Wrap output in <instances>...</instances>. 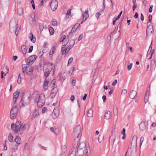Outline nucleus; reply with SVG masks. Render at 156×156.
I'll use <instances>...</instances> for the list:
<instances>
[{
  "mask_svg": "<svg viewBox=\"0 0 156 156\" xmlns=\"http://www.w3.org/2000/svg\"><path fill=\"white\" fill-rule=\"evenodd\" d=\"M21 139L18 136H16L15 139V141L16 142V144L19 145L20 144V141Z\"/></svg>",
  "mask_w": 156,
  "mask_h": 156,
  "instance_id": "obj_30",
  "label": "nucleus"
},
{
  "mask_svg": "<svg viewBox=\"0 0 156 156\" xmlns=\"http://www.w3.org/2000/svg\"><path fill=\"white\" fill-rule=\"evenodd\" d=\"M69 37H68L67 38H66V40L65 41H63L62 43V45L63 44H66V46H68V43L69 42Z\"/></svg>",
  "mask_w": 156,
  "mask_h": 156,
  "instance_id": "obj_39",
  "label": "nucleus"
},
{
  "mask_svg": "<svg viewBox=\"0 0 156 156\" xmlns=\"http://www.w3.org/2000/svg\"><path fill=\"white\" fill-rule=\"evenodd\" d=\"M83 20L81 22V23L82 24L83 22H84L89 17V15H87V16H83Z\"/></svg>",
  "mask_w": 156,
  "mask_h": 156,
  "instance_id": "obj_40",
  "label": "nucleus"
},
{
  "mask_svg": "<svg viewBox=\"0 0 156 156\" xmlns=\"http://www.w3.org/2000/svg\"><path fill=\"white\" fill-rule=\"evenodd\" d=\"M58 6V2L56 0H52L51 2L50 7L51 9L53 11H55Z\"/></svg>",
  "mask_w": 156,
  "mask_h": 156,
  "instance_id": "obj_7",
  "label": "nucleus"
},
{
  "mask_svg": "<svg viewBox=\"0 0 156 156\" xmlns=\"http://www.w3.org/2000/svg\"><path fill=\"white\" fill-rule=\"evenodd\" d=\"M139 128L141 131H144L147 129V127L146 125L145 122L142 121L139 125Z\"/></svg>",
  "mask_w": 156,
  "mask_h": 156,
  "instance_id": "obj_13",
  "label": "nucleus"
},
{
  "mask_svg": "<svg viewBox=\"0 0 156 156\" xmlns=\"http://www.w3.org/2000/svg\"><path fill=\"white\" fill-rule=\"evenodd\" d=\"M44 53V52H43V50H40V51L39 54V57L40 58H41V57L42 56Z\"/></svg>",
  "mask_w": 156,
  "mask_h": 156,
  "instance_id": "obj_46",
  "label": "nucleus"
},
{
  "mask_svg": "<svg viewBox=\"0 0 156 156\" xmlns=\"http://www.w3.org/2000/svg\"><path fill=\"white\" fill-rule=\"evenodd\" d=\"M30 2L31 3L32 5L33 9L34 10L35 9V5L34 0H31Z\"/></svg>",
  "mask_w": 156,
  "mask_h": 156,
  "instance_id": "obj_47",
  "label": "nucleus"
},
{
  "mask_svg": "<svg viewBox=\"0 0 156 156\" xmlns=\"http://www.w3.org/2000/svg\"><path fill=\"white\" fill-rule=\"evenodd\" d=\"M9 0H0V4L1 5H4L7 3Z\"/></svg>",
  "mask_w": 156,
  "mask_h": 156,
  "instance_id": "obj_38",
  "label": "nucleus"
},
{
  "mask_svg": "<svg viewBox=\"0 0 156 156\" xmlns=\"http://www.w3.org/2000/svg\"><path fill=\"white\" fill-rule=\"evenodd\" d=\"M26 64L22 65L23 72L27 76H29V57L25 59Z\"/></svg>",
  "mask_w": 156,
  "mask_h": 156,
  "instance_id": "obj_4",
  "label": "nucleus"
},
{
  "mask_svg": "<svg viewBox=\"0 0 156 156\" xmlns=\"http://www.w3.org/2000/svg\"><path fill=\"white\" fill-rule=\"evenodd\" d=\"M39 26L40 30L41 31L43 30L44 26L42 23H39Z\"/></svg>",
  "mask_w": 156,
  "mask_h": 156,
  "instance_id": "obj_43",
  "label": "nucleus"
},
{
  "mask_svg": "<svg viewBox=\"0 0 156 156\" xmlns=\"http://www.w3.org/2000/svg\"><path fill=\"white\" fill-rule=\"evenodd\" d=\"M81 130V127L80 126L78 125L76 127L74 130V136L75 137H77L78 138H80L82 135Z\"/></svg>",
  "mask_w": 156,
  "mask_h": 156,
  "instance_id": "obj_6",
  "label": "nucleus"
},
{
  "mask_svg": "<svg viewBox=\"0 0 156 156\" xmlns=\"http://www.w3.org/2000/svg\"><path fill=\"white\" fill-rule=\"evenodd\" d=\"M105 0H103V8H102V10H104V9H105Z\"/></svg>",
  "mask_w": 156,
  "mask_h": 156,
  "instance_id": "obj_55",
  "label": "nucleus"
},
{
  "mask_svg": "<svg viewBox=\"0 0 156 156\" xmlns=\"http://www.w3.org/2000/svg\"><path fill=\"white\" fill-rule=\"evenodd\" d=\"M13 136L11 134H9L8 136V140L9 142L11 143L13 142Z\"/></svg>",
  "mask_w": 156,
  "mask_h": 156,
  "instance_id": "obj_37",
  "label": "nucleus"
},
{
  "mask_svg": "<svg viewBox=\"0 0 156 156\" xmlns=\"http://www.w3.org/2000/svg\"><path fill=\"white\" fill-rule=\"evenodd\" d=\"M28 94V91H27L25 93L21 92L20 94L22 98L21 99L20 103L21 104L22 106H25L27 105V102H25L23 99H24L26 98H27L28 100L29 98V96H27V94Z\"/></svg>",
  "mask_w": 156,
  "mask_h": 156,
  "instance_id": "obj_5",
  "label": "nucleus"
},
{
  "mask_svg": "<svg viewBox=\"0 0 156 156\" xmlns=\"http://www.w3.org/2000/svg\"><path fill=\"white\" fill-rule=\"evenodd\" d=\"M87 15H89L88 13V9H87L85 11L84 13H83V16H87Z\"/></svg>",
  "mask_w": 156,
  "mask_h": 156,
  "instance_id": "obj_45",
  "label": "nucleus"
},
{
  "mask_svg": "<svg viewBox=\"0 0 156 156\" xmlns=\"http://www.w3.org/2000/svg\"><path fill=\"white\" fill-rule=\"evenodd\" d=\"M74 67H72L70 68V70L69 71V73H72L74 71Z\"/></svg>",
  "mask_w": 156,
  "mask_h": 156,
  "instance_id": "obj_61",
  "label": "nucleus"
},
{
  "mask_svg": "<svg viewBox=\"0 0 156 156\" xmlns=\"http://www.w3.org/2000/svg\"><path fill=\"white\" fill-rule=\"evenodd\" d=\"M80 138H78L77 137H75L74 140V147H77L80 141Z\"/></svg>",
  "mask_w": 156,
  "mask_h": 156,
  "instance_id": "obj_22",
  "label": "nucleus"
},
{
  "mask_svg": "<svg viewBox=\"0 0 156 156\" xmlns=\"http://www.w3.org/2000/svg\"><path fill=\"white\" fill-rule=\"evenodd\" d=\"M153 7V5H150V8L149 10V12L151 13L152 12V8Z\"/></svg>",
  "mask_w": 156,
  "mask_h": 156,
  "instance_id": "obj_60",
  "label": "nucleus"
},
{
  "mask_svg": "<svg viewBox=\"0 0 156 156\" xmlns=\"http://www.w3.org/2000/svg\"><path fill=\"white\" fill-rule=\"evenodd\" d=\"M132 63H131L128 66L127 69L128 71H129L131 69L132 67Z\"/></svg>",
  "mask_w": 156,
  "mask_h": 156,
  "instance_id": "obj_54",
  "label": "nucleus"
},
{
  "mask_svg": "<svg viewBox=\"0 0 156 156\" xmlns=\"http://www.w3.org/2000/svg\"><path fill=\"white\" fill-rule=\"evenodd\" d=\"M53 64L50 63L49 62H47L44 63L43 72L44 73V76L47 78L49 76L50 73L52 72L54 74L55 72V69L52 67Z\"/></svg>",
  "mask_w": 156,
  "mask_h": 156,
  "instance_id": "obj_2",
  "label": "nucleus"
},
{
  "mask_svg": "<svg viewBox=\"0 0 156 156\" xmlns=\"http://www.w3.org/2000/svg\"><path fill=\"white\" fill-rule=\"evenodd\" d=\"M37 57V56L35 55L30 56V65H32L34 63L36 60Z\"/></svg>",
  "mask_w": 156,
  "mask_h": 156,
  "instance_id": "obj_21",
  "label": "nucleus"
},
{
  "mask_svg": "<svg viewBox=\"0 0 156 156\" xmlns=\"http://www.w3.org/2000/svg\"><path fill=\"white\" fill-rule=\"evenodd\" d=\"M15 109L12 108L11 109L10 112V118L12 119H14L15 118L17 115V113L15 111V112H14V110Z\"/></svg>",
  "mask_w": 156,
  "mask_h": 156,
  "instance_id": "obj_15",
  "label": "nucleus"
},
{
  "mask_svg": "<svg viewBox=\"0 0 156 156\" xmlns=\"http://www.w3.org/2000/svg\"><path fill=\"white\" fill-rule=\"evenodd\" d=\"M57 129H55L53 127H51L50 128V130L52 132L54 133L56 135H57L58 133V131H57Z\"/></svg>",
  "mask_w": 156,
  "mask_h": 156,
  "instance_id": "obj_35",
  "label": "nucleus"
},
{
  "mask_svg": "<svg viewBox=\"0 0 156 156\" xmlns=\"http://www.w3.org/2000/svg\"><path fill=\"white\" fill-rule=\"evenodd\" d=\"M66 36L63 35L59 39V41L60 42H62L66 40Z\"/></svg>",
  "mask_w": 156,
  "mask_h": 156,
  "instance_id": "obj_41",
  "label": "nucleus"
},
{
  "mask_svg": "<svg viewBox=\"0 0 156 156\" xmlns=\"http://www.w3.org/2000/svg\"><path fill=\"white\" fill-rule=\"evenodd\" d=\"M35 101H36L37 99L38 100L37 103V106L39 108H41L43 107L45 103V98L44 94H41L40 96L36 94L35 96Z\"/></svg>",
  "mask_w": 156,
  "mask_h": 156,
  "instance_id": "obj_3",
  "label": "nucleus"
},
{
  "mask_svg": "<svg viewBox=\"0 0 156 156\" xmlns=\"http://www.w3.org/2000/svg\"><path fill=\"white\" fill-rule=\"evenodd\" d=\"M85 143L84 142L80 143L78 145L77 149H83L85 146Z\"/></svg>",
  "mask_w": 156,
  "mask_h": 156,
  "instance_id": "obj_26",
  "label": "nucleus"
},
{
  "mask_svg": "<svg viewBox=\"0 0 156 156\" xmlns=\"http://www.w3.org/2000/svg\"><path fill=\"white\" fill-rule=\"evenodd\" d=\"M17 13L18 15L19 16H22L23 14V9L22 8H19L17 9Z\"/></svg>",
  "mask_w": 156,
  "mask_h": 156,
  "instance_id": "obj_27",
  "label": "nucleus"
},
{
  "mask_svg": "<svg viewBox=\"0 0 156 156\" xmlns=\"http://www.w3.org/2000/svg\"><path fill=\"white\" fill-rule=\"evenodd\" d=\"M85 152L86 154L85 156H89L90 153V147H86Z\"/></svg>",
  "mask_w": 156,
  "mask_h": 156,
  "instance_id": "obj_28",
  "label": "nucleus"
},
{
  "mask_svg": "<svg viewBox=\"0 0 156 156\" xmlns=\"http://www.w3.org/2000/svg\"><path fill=\"white\" fill-rule=\"evenodd\" d=\"M73 58L72 57H71L69 58V60H68V63L67 64V66H68L70 64H71L72 62L73 61Z\"/></svg>",
  "mask_w": 156,
  "mask_h": 156,
  "instance_id": "obj_48",
  "label": "nucleus"
},
{
  "mask_svg": "<svg viewBox=\"0 0 156 156\" xmlns=\"http://www.w3.org/2000/svg\"><path fill=\"white\" fill-rule=\"evenodd\" d=\"M137 92L134 90H132L130 92L129 97L131 99L134 98L136 101L137 100L138 98V96L137 95Z\"/></svg>",
  "mask_w": 156,
  "mask_h": 156,
  "instance_id": "obj_8",
  "label": "nucleus"
},
{
  "mask_svg": "<svg viewBox=\"0 0 156 156\" xmlns=\"http://www.w3.org/2000/svg\"><path fill=\"white\" fill-rule=\"evenodd\" d=\"M52 25L53 26H56L57 24V22L55 19H53L52 21Z\"/></svg>",
  "mask_w": 156,
  "mask_h": 156,
  "instance_id": "obj_49",
  "label": "nucleus"
},
{
  "mask_svg": "<svg viewBox=\"0 0 156 156\" xmlns=\"http://www.w3.org/2000/svg\"><path fill=\"white\" fill-rule=\"evenodd\" d=\"M59 115L58 108L57 107H55L53 110L52 114V116L54 119H55L58 117Z\"/></svg>",
  "mask_w": 156,
  "mask_h": 156,
  "instance_id": "obj_9",
  "label": "nucleus"
},
{
  "mask_svg": "<svg viewBox=\"0 0 156 156\" xmlns=\"http://www.w3.org/2000/svg\"><path fill=\"white\" fill-rule=\"evenodd\" d=\"M3 74H4V76H5L6 74L3 71H2L1 73V77L2 79L4 78L3 76Z\"/></svg>",
  "mask_w": 156,
  "mask_h": 156,
  "instance_id": "obj_62",
  "label": "nucleus"
},
{
  "mask_svg": "<svg viewBox=\"0 0 156 156\" xmlns=\"http://www.w3.org/2000/svg\"><path fill=\"white\" fill-rule=\"evenodd\" d=\"M30 40L33 43H34L36 41V38L34 36L33 34L32 33H30Z\"/></svg>",
  "mask_w": 156,
  "mask_h": 156,
  "instance_id": "obj_24",
  "label": "nucleus"
},
{
  "mask_svg": "<svg viewBox=\"0 0 156 156\" xmlns=\"http://www.w3.org/2000/svg\"><path fill=\"white\" fill-rule=\"evenodd\" d=\"M47 109V108L46 107H44L42 109V112L43 113H45L46 112Z\"/></svg>",
  "mask_w": 156,
  "mask_h": 156,
  "instance_id": "obj_57",
  "label": "nucleus"
},
{
  "mask_svg": "<svg viewBox=\"0 0 156 156\" xmlns=\"http://www.w3.org/2000/svg\"><path fill=\"white\" fill-rule=\"evenodd\" d=\"M31 22V24L32 25L34 26L35 25L36 23V19L34 16L33 17H32Z\"/></svg>",
  "mask_w": 156,
  "mask_h": 156,
  "instance_id": "obj_36",
  "label": "nucleus"
},
{
  "mask_svg": "<svg viewBox=\"0 0 156 156\" xmlns=\"http://www.w3.org/2000/svg\"><path fill=\"white\" fill-rule=\"evenodd\" d=\"M80 25V24L79 23H76L74 25L73 27L70 32L69 33V34H71L75 31L78 28V27H79Z\"/></svg>",
  "mask_w": 156,
  "mask_h": 156,
  "instance_id": "obj_18",
  "label": "nucleus"
},
{
  "mask_svg": "<svg viewBox=\"0 0 156 156\" xmlns=\"http://www.w3.org/2000/svg\"><path fill=\"white\" fill-rule=\"evenodd\" d=\"M84 154V149H77L76 156H83Z\"/></svg>",
  "mask_w": 156,
  "mask_h": 156,
  "instance_id": "obj_17",
  "label": "nucleus"
},
{
  "mask_svg": "<svg viewBox=\"0 0 156 156\" xmlns=\"http://www.w3.org/2000/svg\"><path fill=\"white\" fill-rule=\"evenodd\" d=\"M113 112L114 115H117L118 114V110L116 106L113 107Z\"/></svg>",
  "mask_w": 156,
  "mask_h": 156,
  "instance_id": "obj_31",
  "label": "nucleus"
},
{
  "mask_svg": "<svg viewBox=\"0 0 156 156\" xmlns=\"http://www.w3.org/2000/svg\"><path fill=\"white\" fill-rule=\"evenodd\" d=\"M153 32V26L149 25L147 26L146 30V34L151 35Z\"/></svg>",
  "mask_w": 156,
  "mask_h": 156,
  "instance_id": "obj_11",
  "label": "nucleus"
},
{
  "mask_svg": "<svg viewBox=\"0 0 156 156\" xmlns=\"http://www.w3.org/2000/svg\"><path fill=\"white\" fill-rule=\"evenodd\" d=\"M101 15V14L100 12H98L96 14L95 16L97 18H98Z\"/></svg>",
  "mask_w": 156,
  "mask_h": 156,
  "instance_id": "obj_64",
  "label": "nucleus"
},
{
  "mask_svg": "<svg viewBox=\"0 0 156 156\" xmlns=\"http://www.w3.org/2000/svg\"><path fill=\"white\" fill-rule=\"evenodd\" d=\"M93 110L91 109H90L87 112V116L88 117H91L93 115Z\"/></svg>",
  "mask_w": 156,
  "mask_h": 156,
  "instance_id": "obj_29",
  "label": "nucleus"
},
{
  "mask_svg": "<svg viewBox=\"0 0 156 156\" xmlns=\"http://www.w3.org/2000/svg\"><path fill=\"white\" fill-rule=\"evenodd\" d=\"M75 83H76L75 79L74 78H73L72 79V84L73 86H74L75 85Z\"/></svg>",
  "mask_w": 156,
  "mask_h": 156,
  "instance_id": "obj_58",
  "label": "nucleus"
},
{
  "mask_svg": "<svg viewBox=\"0 0 156 156\" xmlns=\"http://www.w3.org/2000/svg\"><path fill=\"white\" fill-rule=\"evenodd\" d=\"M18 147V145L17 144H16L14 147L12 148V152H14L17 149Z\"/></svg>",
  "mask_w": 156,
  "mask_h": 156,
  "instance_id": "obj_44",
  "label": "nucleus"
},
{
  "mask_svg": "<svg viewBox=\"0 0 156 156\" xmlns=\"http://www.w3.org/2000/svg\"><path fill=\"white\" fill-rule=\"evenodd\" d=\"M55 79L53 80L51 84V85L52 87H53L55 86Z\"/></svg>",
  "mask_w": 156,
  "mask_h": 156,
  "instance_id": "obj_56",
  "label": "nucleus"
},
{
  "mask_svg": "<svg viewBox=\"0 0 156 156\" xmlns=\"http://www.w3.org/2000/svg\"><path fill=\"white\" fill-rule=\"evenodd\" d=\"M57 91L58 89L56 87H54L52 89L50 95L51 98H52L55 97L57 92Z\"/></svg>",
  "mask_w": 156,
  "mask_h": 156,
  "instance_id": "obj_14",
  "label": "nucleus"
},
{
  "mask_svg": "<svg viewBox=\"0 0 156 156\" xmlns=\"http://www.w3.org/2000/svg\"><path fill=\"white\" fill-rule=\"evenodd\" d=\"M144 138L143 136H142L141 137L140 139V147L142 143L144 141Z\"/></svg>",
  "mask_w": 156,
  "mask_h": 156,
  "instance_id": "obj_50",
  "label": "nucleus"
},
{
  "mask_svg": "<svg viewBox=\"0 0 156 156\" xmlns=\"http://www.w3.org/2000/svg\"><path fill=\"white\" fill-rule=\"evenodd\" d=\"M48 82L49 81L47 80L46 78L44 82V90H46L48 89L47 86L48 85Z\"/></svg>",
  "mask_w": 156,
  "mask_h": 156,
  "instance_id": "obj_25",
  "label": "nucleus"
},
{
  "mask_svg": "<svg viewBox=\"0 0 156 156\" xmlns=\"http://www.w3.org/2000/svg\"><path fill=\"white\" fill-rule=\"evenodd\" d=\"M149 92L148 90H147L146 92L144 97V101L146 103L147 101L149 98Z\"/></svg>",
  "mask_w": 156,
  "mask_h": 156,
  "instance_id": "obj_23",
  "label": "nucleus"
},
{
  "mask_svg": "<svg viewBox=\"0 0 156 156\" xmlns=\"http://www.w3.org/2000/svg\"><path fill=\"white\" fill-rule=\"evenodd\" d=\"M152 19V16L151 14H150L149 16V20L150 23L151 22Z\"/></svg>",
  "mask_w": 156,
  "mask_h": 156,
  "instance_id": "obj_63",
  "label": "nucleus"
},
{
  "mask_svg": "<svg viewBox=\"0 0 156 156\" xmlns=\"http://www.w3.org/2000/svg\"><path fill=\"white\" fill-rule=\"evenodd\" d=\"M48 30H49L50 35H53L54 33V28L52 27H49Z\"/></svg>",
  "mask_w": 156,
  "mask_h": 156,
  "instance_id": "obj_32",
  "label": "nucleus"
},
{
  "mask_svg": "<svg viewBox=\"0 0 156 156\" xmlns=\"http://www.w3.org/2000/svg\"><path fill=\"white\" fill-rule=\"evenodd\" d=\"M76 151H75L73 150L70 155L69 156H75Z\"/></svg>",
  "mask_w": 156,
  "mask_h": 156,
  "instance_id": "obj_51",
  "label": "nucleus"
},
{
  "mask_svg": "<svg viewBox=\"0 0 156 156\" xmlns=\"http://www.w3.org/2000/svg\"><path fill=\"white\" fill-rule=\"evenodd\" d=\"M112 34V33H111L109 34H108L107 38V40H110L111 39V34Z\"/></svg>",
  "mask_w": 156,
  "mask_h": 156,
  "instance_id": "obj_59",
  "label": "nucleus"
},
{
  "mask_svg": "<svg viewBox=\"0 0 156 156\" xmlns=\"http://www.w3.org/2000/svg\"><path fill=\"white\" fill-rule=\"evenodd\" d=\"M29 125L28 124H25L22 126V123L19 121H17L15 124L12 123L11 125V128L15 133L21 134L20 130H23L28 128Z\"/></svg>",
  "mask_w": 156,
  "mask_h": 156,
  "instance_id": "obj_1",
  "label": "nucleus"
},
{
  "mask_svg": "<svg viewBox=\"0 0 156 156\" xmlns=\"http://www.w3.org/2000/svg\"><path fill=\"white\" fill-rule=\"evenodd\" d=\"M121 24H122V22H120L119 24H118V26H117V30H118V28H119V32H120V29H121Z\"/></svg>",
  "mask_w": 156,
  "mask_h": 156,
  "instance_id": "obj_53",
  "label": "nucleus"
},
{
  "mask_svg": "<svg viewBox=\"0 0 156 156\" xmlns=\"http://www.w3.org/2000/svg\"><path fill=\"white\" fill-rule=\"evenodd\" d=\"M55 50V45H54L51 48L50 51V55H53L54 53V51Z\"/></svg>",
  "mask_w": 156,
  "mask_h": 156,
  "instance_id": "obj_34",
  "label": "nucleus"
},
{
  "mask_svg": "<svg viewBox=\"0 0 156 156\" xmlns=\"http://www.w3.org/2000/svg\"><path fill=\"white\" fill-rule=\"evenodd\" d=\"M16 24V29L15 30H17L18 31H19V30L20 29V27H19L17 26V23H16V22L15 23Z\"/></svg>",
  "mask_w": 156,
  "mask_h": 156,
  "instance_id": "obj_52",
  "label": "nucleus"
},
{
  "mask_svg": "<svg viewBox=\"0 0 156 156\" xmlns=\"http://www.w3.org/2000/svg\"><path fill=\"white\" fill-rule=\"evenodd\" d=\"M68 46H67L66 44H63L62 46L61 51L62 54H65L66 53L69 52L68 51Z\"/></svg>",
  "mask_w": 156,
  "mask_h": 156,
  "instance_id": "obj_10",
  "label": "nucleus"
},
{
  "mask_svg": "<svg viewBox=\"0 0 156 156\" xmlns=\"http://www.w3.org/2000/svg\"><path fill=\"white\" fill-rule=\"evenodd\" d=\"M20 94V92L17 91H15L13 94V100L14 102V105L16 102L17 98L18 97L19 95Z\"/></svg>",
  "mask_w": 156,
  "mask_h": 156,
  "instance_id": "obj_12",
  "label": "nucleus"
},
{
  "mask_svg": "<svg viewBox=\"0 0 156 156\" xmlns=\"http://www.w3.org/2000/svg\"><path fill=\"white\" fill-rule=\"evenodd\" d=\"M39 115V111L37 110H35L34 112L32 113L31 118L32 119L37 117Z\"/></svg>",
  "mask_w": 156,
  "mask_h": 156,
  "instance_id": "obj_19",
  "label": "nucleus"
},
{
  "mask_svg": "<svg viewBox=\"0 0 156 156\" xmlns=\"http://www.w3.org/2000/svg\"><path fill=\"white\" fill-rule=\"evenodd\" d=\"M104 137L101 135H99L98 137V141L99 143H101Z\"/></svg>",
  "mask_w": 156,
  "mask_h": 156,
  "instance_id": "obj_42",
  "label": "nucleus"
},
{
  "mask_svg": "<svg viewBox=\"0 0 156 156\" xmlns=\"http://www.w3.org/2000/svg\"><path fill=\"white\" fill-rule=\"evenodd\" d=\"M26 47V45H23L21 46V50L24 54H26L27 52Z\"/></svg>",
  "mask_w": 156,
  "mask_h": 156,
  "instance_id": "obj_33",
  "label": "nucleus"
},
{
  "mask_svg": "<svg viewBox=\"0 0 156 156\" xmlns=\"http://www.w3.org/2000/svg\"><path fill=\"white\" fill-rule=\"evenodd\" d=\"M75 43V41L74 40H71L69 41V43H68V51H69L71 49Z\"/></svg>",
  "mask_w": 156,
  "mask_h": 156,
  "instance_id": "obj_16",
  "label": "nucleus"
},
{
  "mask_svg": "<svg viewBox=\"0 0 156 156\" xmlns=\"http://www.w3.org/2000/svg\"><path fill=\"white\" fill-rule=\"evenodd\" d=\"M111 116V113L109 111H106L105 115V118L106 119H109Z\"/></svg>",
  "mask_w": 156,
  "mask_h": 156,
  "instance_id": "obj_20",
  "label": "nucleus"
}]
</instances>
